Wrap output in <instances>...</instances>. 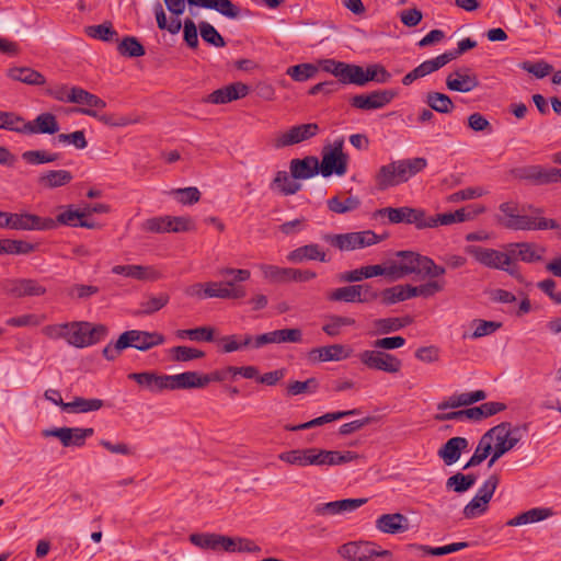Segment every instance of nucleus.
Here are the masks:
<instances>
[{
    "label": "nucleus",
    "instance_id": "nucleus-39",
    "mask_svg": "<svg viewBox=\"0 0 561 561\" xmlns=\"http://www.w3.org/2000/svg\"><path fill=\"white\" fill-rule=\"evenodd\" d=\"M552 515V511L550 508H531L527 512H524L517 515L514 518H511L506 522L507 526H522L530 523H536L543 520Z\"/></svg>",
    "mask_w": 561,
    "mask_h": 561
},
{
    "label": "nucleus",
    "instance_id": "nucleus-40",
    "mask_svg": "<svg viewBox=\"0 0 561 561\" xmlns=\"http://www.w3.org/2000/svg\"><path fill=\"white\" fill-rule=\"evenodd\" d=\"M73 111L82 115L94 117L101 123L113 127L126 126L131 123V121L127 117H116L113 114H100V111L92 108H75Z\"/></svg>",
    "mask_w": 561,
    "mask_h": 561
},
{
    "label": "nucleus",
    "instance_id": "nucleus-10",
    "mask_svg": "<svg viewBox=\"0 0 561 561\" xmlns=\"http://www.w3.org/2000/svg\"><path fill=\"white\" fill-rule=\"evenodd\" d=\"M358 357L369 369L396 374L402 367V362L397 356L378 350L363 351Z\"/></svg>",
    "mask_w": 561,
    "mask_h": 561
},
{
    "label": "nucleus",
    "instance_id": "nucleus-26",
    "mask_svg": "<svg viewBox=\"0 0 561 561\" xmlns=\"http://www.w3.org/2000/svg\"><path fill=\"white\" fill-rule=\"evenodd\" d=\"M291 178L295 180H307L319 173L318 158L307 156L302 159H293L289 163Z\"/></svg>",
    "mask_w": 561,
    "mask_h": 561
},
{
    "label": "nucleus",
    "instance_id": "nucleus-12",
    "mask_svg": "<svg viewBox=\"0 0 561 561\" xmlns=\"http://www.w3.org/2000/svg\"><path fill=\"white\" fill-rule=\"evenodd\" d=\"M320 133L317 123L295 125L288 130L279 134L274 139V147L277 149L290 147L316 137Z\"/></svg>",
    "mask_w": 561,
    "mask_h": 561
},
{
    "label": "nucleus",
    "instance_id": "nucleus-52",
    "mask_svg": "<svg viewBox=\"0 0 561 561\" xmlns=\"http://www.w3.org/2000/svg\"><path fill=\"white\" fill-rule=\"evenodd\" d=\"M198 30L204 42L215 47H224L226 42L219 32L208 22L202 21Z\"/></svg>",
    "mask_w": 561,
    "mask_h": 561
},
{
    "label": "nucleus",
    "instance_id": "nucleus-6",
    "mask_svg": "<svg viewBox=\"0 0 561 561\" xmlns=\"http://www.w3.org/2000/svg\"><path fill=\"white\" fill-rule=\"evenodd\" d=\"M343 139L334 141L333 147H324L322 149V160L318 161L319 173L329 178L332 174L342 176L347 171L348 157L343 152Z\"/></svg>",
    "mask_w": 561,
    "mask_h": 561
},
{
    "label": "nucleus",
    "instance_id": "nucleus-60",
    "mask_svg": "<svg viewBox=\"0 0 561 561\" xmlns=\"http://www.w3.org/2000/svg\"><path fill=\"white\" fill-rule=\"evenodd\" d=\"M176 335L180 339L190 337L195 341L211 342L214 340V329L209 327H199L195 329L179 330Z\"/></svg>",
    "mask_w": 561,
    "mask_h": 561
},
{
    "label": "nucleus",
    "instance_id": "nucleus-4",
    "mask_svg": "<svg viewBox=\"0 0 561 561\" xmlns=\"http://www.w3.org/2000/svg\"><path fill=\"white\" fill-rule=\"evenodd\" d=\"M108 333L104 324H92L88 321L68 322L67 342L78 348L96 344Z\"/></svg>",
    "mask_w": 561,
    "mask_h": 561
},
{
    "label": "nucleus",
    "instance_id": "nucleus-23",
    "mask_svg": "<svg viewBox=\"0 0 561 561\" xmlns=\"http://www.w3.org/2000/svg\"><path fill=\"white\" fill-rule=\"evenodd\" d=\"M367 499H344L319 504L313 508L318 516L336 515L343 512H352L367 503Z\"/></svg>",
    "mask_w": 561,
    "mask_h": 561
},
{
    "label": "nucleus",
    "instance_id": "nucleus-18",
    "mask_svg": "<svg viewBox=\"0 0 561 561\" xmlns=\"http://www.w3.org/2000/svg\"><path fill=\"white\" fill-rule=\"evenodd\" d=\"M480 85L479 78L468 67H461L449 73L446 78V87L450 91L468 93Z\"/></svg>",
    "mask_w": 561,
    "mask_h": 561
},
{
    "label": "nucleus",
    "instance_id": "nucleus-3",
    "mask_svg": "<svg viewBox=\"0 0 561 561\" xmlns=\"http://www.w3.org/2000/svg\"><path fill=\"white\" fill-rule=\"evenodd\" d=\"M217 275L221 277V280L213 282L217 298L240 300L247 296V288L242 283L250 279L249 270L221 267L217 271Z\"/></svg>",
    "mask_w": 561,
    "mask_h": 561
},
{
    "label": "nucleus",
    "instance_id": "nucleus-42",
    "mask_svg": "<svg viewBox=\"0 0 561 561\" xmlns=\"http://www.w3.org/2000/svg\"><path fill=\"white\" fill-rule=\"evenodd\" d=\"M117 51L128 58L141 57L146 54L144 45L135 36H125L117 45Z\"/></svg>",
    "mask_w": 561,
    "mask_h": 561
},
{
    "label": "nucleus",
    "instance_id": "nucleus-54",
    "mask_svg": "<svg viewBox=\"0 0 561 561\" xmlns=\"http://www.w3.org/2000/svg\"><path fill=\"white\" fill-rule=\"evenodd\" d=\"M171 358L175 362H190L205 356L203 351L194 347L180 345L170 350Z\"/></svg>",
    "mask_w": 561,
    "mask_h": 561
},
{
    "label": "nucleus",
    "instance_id": "nucleus-50",
    "mask_svg": "<svg viewBox=\"0 0 561 561\" xmlns=\"http://www.w3.org/2000/svg\"><path fill=\"white\" fill-rule=\"evenodd\" d=\"M272 185H275L284 195L296 194L301 188V184L290 179L286 171H278L273 180Z\"/></svg>",
    "mask_w": 561,
    "mask_h": 561
},
{
    "label": "nucleus",
    "instance_id": "nucleus-20",
    "mask_svg": "<svg viewBox=\"0 0 561 561\" xmlns=\"http://www.w3.org/2000/svg\"><path fill=\"white\" fill-rule=\"evenodd\" d=\"M249 91L250 88L245 83L233 82L215 90L204 99V102L211 104H226L247 96Z\"/></svg>",
    "mask_w": 561,
    "mask_h": 561
},
{
    "label": "nucleus",
    "instance_id": "nucleus-44",
    "mask_svg": "<svg viewBox=\"0 0 561 561\" xmlns=\"http://www.w3.org/2000/svg\"><path fill=\"white\" fill-rule=\"evenodd\" d=\"M467 547H468V542H454V543H450V545H447L444 547H436V548L425 546V545H416V543L409 545L410 549H416V550L422 551L424 554L434 556V557H440V556H445L448 553H453V552L459 551L461 549H465Z\"/></svg>",
    "mask_w": 561,
    "mask_h": 561
},
{
    "label": "nucleus",
    "instance_id": "nucleus-17",
    "mask_svg": "<svg viewBox=\"0 0 561 561\" xmlns=\"http://www.w3.org/2000/svg\"><path fill=\"white\" fill-rule=\"evenodd\" d=\"M378 214L386 215L391 224H414L417 229H424L425 211L423 209L408 206L399 208L386 207L379 209Z\"/></svg>",
    "mask_w": 561,
    "mask_h": 561
},
{
    "label": "nucleus",
    "instance_id": "nucleus-24",
    "mask_svg": "<svg viewBox=\"0 0 561 561\" xmlns=\"http://www.w3.org/2000/svg\"><path fill=\"white\" fill-rule=\"evenodd\" d=\"M112 273L144 282H154L162 277L154 267L144 265H115L112 267Z\"/></svg>",
    "mask_w": 561,
    "mask_h": 561
},
{
    "label": "nucleus",
    "instance_id": "nucleus-63",
    "mask_svg": "<svg viewBox=\"0 0 561 561\" xmlns=\"http://www.w3.org/2000/svg\"><path fill=\"white\" fill-rule=\"evenodd\" d=\"M168 294H160L159 296H151L147 300L141 302V310L139 313L141 314H152L159 310H161L169 302Z\"/></svg>",
    "mask_w": 561,
    "mask_h": 561
},
{
    "label": "nucleus",
    "instance_id": "nucleus-27",
    "mask_svg": "<svg viewBox=\"0 0 561 561\" xmlns=\"http://www.w3.org/2000/svg\"><path fill=\"white\" fill-rule=\"evenodd\" d=\"M468 446L469 442L467 438L460 436L451 437L439 448L438 456L445 465L450 466L459 460L461 453Z\"/></svg>",
    "mask_w": 561,
    "mask_h": 561
},
{
    "label": "nucleus",
    "instance_id": "nucleus-34",
    "mask_svg": "<svg viewBox=\"0 0 561 561\" xmlns=\"http://www.w3.org/2000/svg\"><path fill=\"white\" fill-rule=\"evenodd\" d=\"M506 251L510 252L511 259L515 257L527 263L542 260V256L536 251V244L529 242L510 243Z\"/></svg>",
    "mask_w": 561,
    "mask_h": 561
},
{
    "label": "nucleus",
    "instance_id": "nucleus-51",
    "mask_svg": "<svg viewBox=\"0 0 561 561\" xmlns=\"http://www.w3.org/2000/svg\"><path fill=\"white\" fill-rule=\"evenodd\" d=\"M328 299L330 301H343L348 304L358 302L360 298H358L357 284L339 287L332 290L328 294Z\"/></svg>",
    "mask_w": 561,
    "mask_h": 561
},
{
    "label": "nucleus",
    "instance_id": "nucleus-30",
    "mask_svg": "<svg viewBox=\"0 0 561 561\" xmlns=\"http://www.w3.org/2000/svg\"><path fill=\"white\" fill-rule=\"evenodd\" d=\"M128 378L135 380L139 386L146 387L151 392L168 390V381H165V379H168V375L144 371L129 374Z\"/></svg>",
    "mask_w": 561,
    "mask_h": 561
},
{
    "label": "nucleus",
    "instance_id": "nucleus-32",
    "mask_svg": "<svg viewBox=\"0 0 561 561\" xmlns=\"http://www.w3.org/2000/svg\"><path fill=\"white\" fill-rule=\"evenodd\" d=\"M287 259L293 263H302L307 260H314L323 263L330 261V259L327 257V253L321 250L319 244L316 243L302 245L293 250L287 255Z\"/></svg>",
    "mask_w": 561,
    "mask_h": 561
},
{
    "label": "nucleus",
    "instance_id": "nucleus-8",
    "mask_svg": "<svg viewBox=\"0 0 561 561\" xmlns=\"http://www.w3.org/2000/svg\"><path fill=\"white\" fill-rule=\"evenodd\" d=\"M506 410V404L502 402H485L479 407L468 408L459 411H450L447 413H437L434 415V420L437 422L444 421H462L465 419L471 420L474 422L482 421L492 415H495L502 411Z\"/></svg>",
    "mask_w": 561,
    "mask_h": 561
},
{
    "label": "nucleus",
    "instance_id": "nucleus-57",
    "mask_svg": "<svg viewBox=\"0 0 561 561\" xmlns=\"http://www.w3.org/2000/svg\"><path fill=\"white\" fill-rule=\"evenodd\" d=\"M363 67L352 64H344L343 71L339 78V83L362 85Z\"/></svg>",
    "mask_w": 561,
    "mask_h": 561
},
{
    "label": "nucleus",
    "instance_id": "nucleus-7",
    "mask_svg": "<svg viewBox=\"0 0 561 561\" xmlns=\"http://www.w3.org/2000/svg\"><path fill=\"white\" fill-rule=\"evenodd\" d=\"M466 252L486 267L503 270L512 276H517V270L511 267L512 259L508 251L504 253L494 249L469 245L466 248Z\"/></svg>",
    "mask_w": 561,
    "mask_h": 561
},
{
    "label": "nucleus",
    "instance_id": "nucleus-55",
    "mask_svg": "<svg viewBox=\"0 0 561 561\" xmlns=\"http://www.w3.org/2000/svg\"><path fill=\"white\" fill-rule=\"evenodd\" d=\"M75 87L67 84H55L45 89V94L58 102L72 103L75 95Z\"/></svg>",
    "mask_w": 561,
    "mask_h": 561
},
{
    "label": "nucleus",
    "instance_id": "nucleus-38",
    "mask_svg": "<svg viewBox=\"0 0 561 561\" xmlns=\"http://www.w3.org/2000/svg\"><path fill=\"white\" fill-rule=\"evenodd\" d=\"M75 95L72 103L84 105L81 108H92L95 111H101L105 108L106 102L99 98L98 95L84 90L80 87H75Z\"/></svg>",
    "mask_w": 561,
    "mask_h": 561
},
{
    "label": "nucleus",
    "instance_id": "nucleus-43",
    "mask_svg": "<svg viewBox=\"0 0 561 561\" xmlns=\"http://www.w3.org/2000/svg\"><path fill=\"white\" fill-rule=\"evenodd\" d=\"M85 218V213H82L79 209H75L72 205H68L65 207L64 211L57 215L54 222V229L58 227V225L69 226V227H79L78 222L81 219Z\"/></svg>",
    "mask_w": 561,
    "mask_h": 561
},
{
    "label": "nucleus",
    "instance_id": "nucleus-45",
    "mask_svg": "<svg viewBox=\"0 0 561 561\" xmlns=\"http://www.w3.org/2000/svg\"><path fill=\"white\" fill-rule=\"evenodd\" d=\"M323 456V466H340L362 458L359 454L352 450L337 451L325 449Z\"/></svg>",
    "mask_w": 561,
    "mask_h": 561
},
{
    "label": "nucleus",
    "instance_id": "nucleus-48",
    "mask_svg": "<svg viewBox=\"0 0 561 561\" xmlns=\"http://www.w3.org/2000/svg\"><path fill=\"white\" fill-rule=\"evenodd\" d=\"M88 36L103 42H113L117 37V32L113 28L111 22H104L99 25H91L85 27Z\"/></svg>",
    "mask_w": 561,
    "mask_h": 561
},
{
    "label": "nucleus",
    "instance_id": "nucleus-25",
    "mask_svg": "<svg viewBox=\"0 0 561 561\" xmlns=\"http://www.w3.org/2000/svg\"><path fill=\"white\" fill-rule=\"evenodd\" d=\"M376 528L385 534H399L409 529V519L401 513L383 514L376 520Z\"/></svg>",
    "mask_w": 561,
    "mask_h": 561
},
{
    "label": "nucleus",
    "instance_id": "nucleus-19",
    "mask_svg": "<svg viewBox=\"0 0 561 561\" xmlns=\"http://www.w3.org/2000/svg\"><path fill=\"white\" fill-rule=\"evenodd\" d=\"M352 352V348L343 344H332L311 348L307 357L311 363L339 362L348 358Z\"/></svg>",
    "mask_w": 561,
    "mask_h": 561
},
{
    "label": "nucleus",
    "instance_id": "nucleus-47",
    "mask_svg": "<svg viewBox=\"0 0 561 561\" xmlns=\"http://www.w3.org/2000/svg\"><path fill=\"white\" fill-rule=\"evenodd\" d=\"M476 481L477 477L472 473L463 474L461 472H457L447 479L446 486L448 489H453L457 493H463L473 486Z\"/></svg>",
    "mask_w": 561,
    "mask_h": 561
},
{
    "label": "nucleus",
    "instance_id": "nucleus-15",
    "mask_svg": "<svg viewBox=\"0 0 561 561\" xmlns=\"http://www.w3.org/2000/svg\"><path fill=\"white\" fill-rule=\"evenodd\" d=\"M9 229L14 230H53V218L41 217L30 213H10L9 214Z\"/></svg>",
    "mask_w": 561,
    "mask_h": 561
},
{
    "label": "nucleus",
    "instance_id": "nucleus-56",
    "mask_svg": "<svg viewBox=\"0 0 561 561\" xmlns=\"http://www.w3.org/2000/svg\"><path fill=\"white\" fill-rule=\"evenodd\" d=\"M319 382L314 377L305 381L295 380L287 385L286 391L288 396H298L301 393H313L317 391Z\"/></svg>",
    "mask_w": 561,
    "mask_h": 561
},
{
    "label": "nucleus",
    "instance_id": "nucleus-1",
    "mask_svg": "<svg viewBox=\"0 0 561 561\" xmlns=\"http://www.w3.org/2000/svg\"><path fill=\"white\" fill-rule=\"evenodd\" d=\"M400 257V262H392L390 264L393 271L392 282L398 280L404 276L416 274L423 278H437L446 273L444 266L435 264V262L425 255L413 251H399L396 253Z\"/></svg>",
    "mask_w": 561,
    "mask_h": 561
},
{
    "label": "nucleus",
    "instance_id": "nucleus-64",
    "mask_svg": "<svg viewBox=\"0 0 561 561\" xmlns=\"http://www.w3.org/2000/svg\"><path fill=\"white\" fill-rule=\"evenodd\" d=\"M318 72V68L312 64H300L293 67H289L287 70V73L295 80V81H306Z\"/></svg>",
    "mask_w": 561,
    "mask_h": 561
},
{
    "label": "nucleus",
    "instance_id": "nucleus-2",
    "mask_svg": "<svg viewBox=\"0 0 561 561\" xmlns=\"http://www.w3.org/2000/svg\"><path fill=\"white\" fill-rule=\"evenodd\" d=\"M164 341L163 334L159 332L129 330L122 333L114 344H107L103 348L102 354L107 360H114L119 356L121 352L127 347H134L145 352L163 344Z\"/></svg>",
    "mask_w": 561,
    "mask_h": 561
},
{
    "label": "nucleus",
    "instance_id": "nucleus-53",
    "mask_svg": "<svg viewBox=\"0 0 561 561\" xmlns=\"http://www.w3.org/2000/svg\"><path fill=\"white\" fill-rule=\"evenodd\" d=\"M260 270L263 276L273 283H287L289 282L290 267H278L276 265L262 264Z\"/></svg>",
    "mask_w": 561,
    "mask_h": 561
},
{
    "label": "nucleus",
    "instance_id": "nucleus-36",
    "mask_svg": "<svg viewBox=\"0 0 561 561\" xmlns=\"http://www.w3.org/2000/svg\"><path fill=\"white\" fill-rule=\"evenodd\" d=\"M104 405L101 399H84L82 397H76L71 402L62 403V410L71 413H85L91 411H98Z\"/></svg>",
    "mask_w": 561,
    "mask_h": 561
},
{
    "label": "nucleus",
    "instance_id": "nucleus-28",
    "mask_svg": "<svg viewBox=\"0 0 561 561\" xmlns=\"http://www.w3.org/2000/svg\"><path fill=\"white\" fill-rule=\"evenodd\" d=\"M5 75L9 79L27 85L42 87L46 84L45 76L31 67H11Z\"/></svg>",
    "mask_w": 561,
    "mask_h": 561
},
{
    "label": "nucleus",
    "instance_id": "nucleus-11",
    "mask_svg": "<svg viewBox=\"0 0 561 561\" xmlns=\"http://www.w3.org/2000/svg\"><path fill=\"white\" fill-rule=\"evenodd\" d=\"M410 180L407 169L401 160L392 161L379 168L375 175L376 186L379 191L388 190Z\"/></svg>",
    "mask_w": 561,
    "mask_h": 561
},
{
    "label": "nucleus",
    "instance_id": "nucleus-62",
    "mask_svg": "<svg viewBox=\"0 0 561 561\" xmlns=\"http://www.w3.org/2000/svg\"><path fill=\"white\" fill-rule=\"evenodd\" d=\"M215 293L216 291L213 282H207L205 284L195 283L185 289V294L187 296L197 297L199 299L217 298Z\"/></svg>",
    "mask_w": 561,
    "mask_h": 561
},
{
    "label": "nucleus",
    "instance_id": "nucleus-5",
    "mask_svg": "<svg viewBox=\"0 0 561 561\" xmlns=\"http://www.w3.org/2000/svg\"><path fill=\"white\" fill-rule=\"evenodd\" d=\"M323 240L340 251H352L378 243L382 240L371 230L347 232L339 234H324Z\"/></svg>",
    "mask_w": 561,
    "mask_h": 561
},
{
    "label": "nucleus",
    "instance_id": "nucleus-35",
    "mask_svg": "<svg viewBox=\"0 0 561 561\" xmlns=\"http://www.w3.org/2000/svg\"><path fill=\"white\" fill-rule=\"evenodd\" d=\"M71 180V172L67 170H51L38 178V184L46 188H56L67 185Z\"/></svg>",
    "mask_w": 561,
    "mask_h": 561
},
{
    "label": "nucleus",
    "instance_id": "nucleus-16",
    "mask_svg": "<svg viewBox=\"0 0 561 561\" xmlns=\"http://www.w3.org/2000/svg\"><path fill=\"white\" fill-rule=\"evenodd\" d=\"M276 32L283 35H312L316 37H323L331 32L336 31V25L330 20H308L301 22L297 28L289 27H273Z\"/></svg>",
    "mask_w": 561,
    "mask_h": 561
},
{
    "label": "nucleus",
    "instance_id": "nucleus-13",
    "mask_svg": "<svg viewBox=\"0 0 561 561\" xmlns=\"http://www.w3.org/2000/svg\"><path fill=\"white\" fill-rule=\"evenodd\" d=\"M397 95L398 92L392 89L376 90L366 94L354 95L350 100V104L364 111L379 110L388 105Z\"/></svg>",
    "mask_w": 561,
    "mask_h": 561
},
{
    "label": "nucleus",
    "instance_id": "nucleus-21",
    "mask_svg": "<svg viewBox=\"0 0 561 561\" xmlns=\"http://www.w3.org/2000/svg\"><path fill=\"white\" fill-rule=\"evenodd\" d=\"M59 131L57 117L51 113H42L34 121L25 122L21 126V134H49Z\"/></svg>",
    "mask_w": 561,
    "mask_h": 561
},
{
    "label": "nucleus",
    "instance_id": "nucleus-14",
    "mask_svg": "<svg viewBox=\"0 0 561 561\" xmlns=\"http://www.w3.org/2000/svg\"><path fill=\"white\" fill-rule=\"evenodd\" d=\"M7 295L14 298L38 297L46 294L47 289L37 279L12 278L3 283Z\"/></svg>",
    "mask_w": 561,
    "mask_h": 561
},
{
    "label": "nucleus",
    "instance_id": "nucleus-41",
    "mask_svg": "<svg viewBox=\"0 0 561 561\" xmlns=\"http://www.w3.org/2000/svg\"><path fill=\"white\" fill-rule=\"evenodd\" d=\"M425 102L430 108L442 114L450 113L455 107L451 99L447 94L440 92H428L426 94Z\"/></svg>",
    "mask_w": 561,
    "mask_h": 561
},
{
    "label": "nucleus",
    "instance_id": "nucleus-37",
    "mask_svg": "<svg viewBox=\"0 0 561 561\" xmlns=\"http://www.w3.org/2000/svg\"><path fill=\"white\" fill-rule=\"evenodd\" d=\"M493 451V446L491 444V438L489 436L488 431L481 436L479 439L478 446L468 460V462L463 466V469H469L482 463Z\"/></svg>",
    "mask_w": 561,
    "mask_h": 561
},
{
    "label": "nucleus",
    "instance_id": "nucleus-33",
    "mask_svg": "<svg viewBox=\"0 0 561 561\" xmlns=\"http://www.w3.org/2000/svg\"><path fill=\"white\" fill-rule=\"evenodd\" d=\"M517 180L528 181L533 185H547V168L541 165H525L511 171Z\"/></svg>",
    "mask_w": 561,
    "mask_h": 561
},
{
    "label": "nucleus",
    "instance_id": "nucleus-59",
    "mask_svg": "<svg viewBox=\"0 0 561 561\" xmlns=\"http://www.w3.org/2000/svg\"><path fill=\"white\" fill-rule=\"evenodd\" d=\"M22 159L30 164H43L57 161L59 153H49L45 150H28L22 153Z\"/></svg>",
    "mask_w": 561,
    "mask_h": 561
},
{
    "label": "nucleus",
    "instance_id": "nucleus-22",
    "mask_svg": "<svg viewBox=\"0 0 561 561\" xmlns=\"http://www.w3.org/2000/svg\"><path fill=\"white\" fill-rule=\"evenodd\" d=\"M342 558L350 561H371L376 553V546L366 541H352L339 548Z\"/></svg>",
    "mask_w": 561,
    "mask_h": 561
},
{
    "label": "nucleus",
    "instance_id": "nucleus-49",
    "mask_svg": "<svg viewBox=\"0 0 561 561\" xmlns=\"http://www.w3.org/2000/svg\"><path fill=\"white\" fill-rule=\"evenodd\" d=\"M253 339L250 334H245L243 336L240 335H226L220 339L222 342V353H232L239 351L243 347H248L251 345Z\"/></svg>",
    "mask_w": 561,
    "mask_h": 561
},
{
    "label": "nucleus",
    "instance_id": "nucleus-61",
    "mask_svg": "<svg viewBox=\"0 0 561 561\" xmlns=\"http://www.w3.org/2000/svg\"><path fill=\"white\" fill-rule=\"evenodd\" d=\"M390 73L382 66H369L366 70L363 69L362 85H365L369 81H377L379 83H386L390 79Z\"/></svg>",
    "mask_w": 561,
    "mask_h": 561
},
{
    "label": "nucleus",
    "instance_id": "nucleus-46",
    "mask_svg": "<svg viewBox=\"0 0 561 561\" xmlns=\"http://www.w3.org/2000/svg\"><path fill=\"white\" fill-rule=\"evenodd\" d=\"M327 204L332 213L345 214L357 209L360 206V199L357 196H350L342 202L339 196H334L328 199Z\"/></svg>",
    "mask_w": 561,
    "mask_h": 561
},
{
    "label": "nucleus",
    "instance_id": "nucleus-58",
    "mask_svg": "<svg viewBox=\"0 0 561 561\" xmlns=\"http://www.w3.org/2000/svg\"><path fill=\"white\" fill-rule=\"evenodd\" d=\"M273 343H300L302 341V331L298 328L280 329L272 331Z\"/></svg>",
    "mask_w": 561,
    "mask_h": 561
},
{
    "label": "nucleus",
    "instance_id": "nucleus-31",
    "mask_svg": "<svg viewBox=\"0 0 561 561\" xmlns=\"http://www.w3.org/2000/svg\"><path fill=\"white\" fill-rule=\"evenodd\" d=\"M190 5L210 9L219 12L228 19H237L240 15V9L231 0H187Z\"/></svg>",
    "mask_w": 561,
    "mask_h": 561
},
{
    "label": "nucleus",
    "instance_id": "nucleus-29",
    "mask_svg": "<svg viewBox=\"0 0 561 561\" xmlns=\"http://www.w3.org/2000/svg\"><path fill=\"white\" fill-rule=\"evenodd\" d=\"M168 390H185L203 388L202 375L197 371H184L178 375H168Z\"/></svg>",
    "mask_w": 561,
    "mask_h": 561
},
{
    "label": "nucleus",
    "instance_id": "nucleus-9",
    "mask_svg": "<svg viewBox=\"0 0 561 561\" xmlns=\"http://www.w3.org/2000/svg\"><path fill=\"white\" fill-rule=\"evenodd\" d=\"M519 427L512 428L510 422H502L488 431L495 456L502 457L520 440Z\"/></svg>",
    "mask_w": 561,
    "mask_h": 561
}]
</instances>
